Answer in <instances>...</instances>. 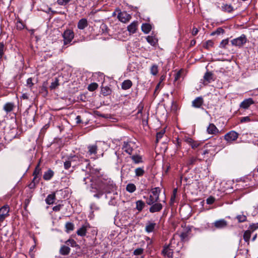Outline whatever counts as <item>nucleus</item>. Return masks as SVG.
<instances>
[{
  "instance_id": "26",
  "label": "nucleus",
  "mask_w": 258,
  "mask_h": 258,
  "mask_svg": "<svg viewBox=\"0 0 258 258\" xmlns=\"http://www.w3.org/2000/svg\"><path fill=\"white\" fill-rule=\"evenodd\" d=\"M137 29V22H133L127 27V30L131 33H135Z\"/></svg>"
},
{
  "instance_id": "36",
  "label": "nucleus",
  "mask_w": 258,
  "mask_h": 258,
  "mask_svg": "<svg viewBox=\"0 0 258 258\" xmlns=\"http://www.w3.org/2000/svg\"><path fill=\"white\" fill-rule=\"evenodd\" d=\"M151 74L154 76L156 75L158 73V67L157 64H153L150 69Z\"/></svg>"
},
{
  "instance_id": "34",
  "label": "nucleus",
  "mask_w": 258,
  "mask_h": 258,
  "mask_svg": "<svg viewBox=\"0 0 258 258\" xmlns=\"http://www.w3.org/2000/svg\"><path fill=\"white\" fill-rule=\"evenodd\" d=\"M135 174L137 176H142L145 173V170L143 168L139 167L135 169Z\"/></svg>"
},
{
  "instance_id": "60",
  "label": "nucleus",
  "mask_w": 258,
  "mask_h": 258,
  "mask_svg": "<svg viewBox=\"0 0 258 258\" xmlns=\"http://www.w3.org/2000/svg\"><path fill=\"white\" fill-rule=\"evenodd\" d=\"M27 84L29 87H31L33 85L31 78H29L27 80Z\"/></svg>"
},
{
  "instance_id": "8",
  "label": "nucleus",
  "mask_w": 258,
  "mask_h": 258,
  "mask_svg": "<svg viewBox=\"0 0 258 258\" xmlns=\"http://www.w3.org/2000/svg\"><path fill=\"white\" fill-rule=\"evenodd\" d=\"M172 247L167 245L164 247L162 254L164 256V258H172L173 257V249Z\"/></svg>"
},
{
  "instance_id": "37",
  "label": "nucleus",
  "mask_w": 258,
  "mask_h": 258,
  "mask_svg": "<svg viewBox=\"0 0 258 258\" xmlns=\"http://www.w3.org/2000/svg\"><path fill=\"white\" fill-rule=\"evenodd\" d=\"M102 93L104 96H107L109 95L111 93V90L109 87L107 86H105L104 87H102L101 89Z\"/></svg>"
},
{
  "instance_id": "30",
  "label": "nucleus",
  "mask_w": 258,
  "mask_h": 258,
  "mask_svg": "<svg viewBox=\"0 0 258 258\" xmlns=\"http://www.w3.org/2000/svg\"><path fill=\"white\" fill-rule=\"evenodd\" d=\"M142 31L146 34L148 33L151 30V26L149 24H143L142 26Z\"/></svg>"
},
{
  "instance_id": "46",
  "label": "nucleus",
  "mask_w": 258,
  "mask_h": 258,
  "mask_svg": "<svg viewBox=\"0 0 258 258\" xmlns=\"http://www.w3.org/2000/svg\"><path fill=\"white\" fill-rule=\"evenodd\" d=\"M67 245H70L72 247H76L78 245L76 242L73 239H69L66 242Z\"/></svg>"
},
{
  "instance_id": "14",
  "label": "nucleus",
  "mask_w": 258,
  "mask_h": 258,
  "mask_svg": "<svg viewBox=\"0 0 258 258\" xmlns=\"http://www.w3.org/2000/svg\"><path fill=\"white\" fill-rule=\"evenodd\" d=\"M87 154L89 156L95 155L98 151V146L96 144L89 145L87 147Z\"/></svg>"
},
{
  "instance_id": "29",
  "label": "nucleus",
  "mask_w": 258,
  "mask_h": 258,
  "mask_svg": "<svg viewBox=\"0 0 258 258\" xmlns=\"http://www.w3.org/2000/svg\"><path fill=\"white\" fill-rule=\"evenodd\" d=\"M251 232L248 229L245 231L243 234V239L244 241L248 244L249 242V239L251 237Z\"/></svg>"
},
{
  "instance_id": "39",
  "label": "nucleus",
  "mask_w": 258,
  "mask_h": 258,
  "mask_svg": "<svg viewBox=\"0 0 258 258\" xmlns=\"http://www.w3.org/2000/svg\"><path fill=\"white\" fill-rule=\"evenodd\" d=\"M165 133V129H163L157 133V134H156V142H159V141L163 137Z\"/></svg>"
},
{
  "instance_id": "54",
  "label": "nucleus",
  "mask_w": 258,
  "mask_h": 258,
  "mask_svg": "<svg viewBox=\"0 0 258 258\" xmlns=\"http://www.w3.org/2000/svg\"><path fill=\"white\" fill-rule=\"evenodd\" d=\"M224 29H223L222 28L220 27V28H217L215 31L213 32L212 33V35H215V34L219 35L220 34H223V33H224Z\"/></svg>"
},
{
  "instance_id": "22",
  "label": "nucleus",
  "mask_w": 258,
  "mask_h": 258,
  "mask_svg": "<svg viewBox=\"0 0 258 258\" xmlns=\"http://www.w3.org/2000/svg\"><path fill=\"white\" fill-rule=\"evenodd\" d=\"M133 85L132 82L130 80L124 81L121 84V88L123 90H127L132 87Z\"/></svg>"
},
{
  "instance_id": "52",
  "label": "nucleus",
  "mask_w": 258,
  "mask_h": 258,
  "mask_svg": "<svg viewBox=\"0 0 258 258\" xmlns=\"http://www.w3.org/2000/svg\"><path fill=\"white\" fill-rule=\"evenodd\" d=\"M253 120L251 119L249 116L242 117L240 118V122L241 123H244V122H250L251 121Z\"/></svg>"
},
{
  "instance_id": "10",
  "label": "nucleus",
  "mask_w": 258,
  "mask_h": 258,
  "mask_svg": "<svg viewBox=\"0 0 258 258\" xmlns=\"http://www.w3.org/2000/svg\"><path fill=\"white\" fill-rule=\"evenodd\" d=\"M254 101L251 98H249L248 99H244L239 105L240 108H242L244 109H247L249 108V107L254 104Z\"/></svg>"
},
{
  "instance_id": "51",
  "label": "nucleus",
  "mask_w": 258,
  "mask_h": 258,
  "mask_svg": "<svg viewBox=\"0 0 258 258\" xmlns=\"http://www.w3.org/2000/svg\"><path fill=\"white\" fill-rule=\"evenodd\" d=\"M228 39H225L221 41L220 43L219 47L220 48H225L226 46L228 44Z\"/></svg>"
},
{
  "instance_id": "15",
  "label": "nucleus",
  "mask_w": 258,
  "mask_h": 258,
  "mask_svg": "<svg viewBox=\"0 0 258 258\" xmlns=\"http://www.w3.org/2000/svg\"><path fill=\"white\" fill-rule=\"evenodd\" d=\"M15 107L14 103L9 102L4 104L3 109L8 114L12 111L15 109Z\"/></svg>"
},
{
  "instance_id": "28",
  "label": "nucleus",
  "mask_w": 258,
  "mask_h": 258,
  "mask_svg": "<svg viewBox=\"0 0 258 258\" xmlns=\"http://www.w3.org/2000/svg\"><path fill=\"white\" fill-rule=\"evenodd\" d=\"M53 174V171L51 169H49L44 173L43 177L44 180H50L52 177Z\"/></svg>"
},
{
  "instance_id": "59",
  "label": "nucleus",
  "mask_w": 258,
  "mask_h": 258,
  "mask_svg": "<svg viewBox=\"0 0 258 258\" xmlns=\"http://www.w3.org/2000/svg\"><path fill=\"white\" fill-rule=\"evenodd\" d=\"M184 141L186 143H187L190 146L191 145V144L194 141V140L191 138H188V137L185 138Z\"/></svg>"
},
{
  "instance_id": "23",
  "label": "nucleus",
  "mask_w": 258,
  "mask_h": 258,
  "mask_svg": "<svg viewBox=\"0 0 258 258\" xmlns=\"http://www.w3.org/2000/svg\"><path fill=\"white\" fill-rule=\"evenodd\" d=\"M71 249L69 247L66 245H62L60 249L59 253L61 255H66L70 253Z\"/></svg>"
},
{
  "instance_id": "27",
  "label": "nucleus",
  "mask_w": 258,
  "mask_h": 258,
  "mask_svg": "<svg viewBox=\"0 0 258 258\" xmlns=\"http://www.w3.org/2000/svg\"><path fill=\"white\" fill-rule=\"evenodd\" d=\"M178 234H174L173 238L171 239L170 243L168 245L171 247H174L175 245H178L179 241L176 242V240H178Z\"/></svg>"
},
{
  "instance_id": "47",
  "label": "nucleus",
  "mask_w": 258,
  "mask_h": 258,
  "mask_svg": "<svg viewBox=\"0 0 258 258\" xmlns=\"http://www.w3.org/2000/svg\"><path fill=\"white\" fill-rule=\"evenodd\" d=\"M25 27V25L21 20H18L16 23V28L18 30H22Z\"/></svg>"
},
{
  "instance_id": "18",
  "label": "nucleus",
  "mask_w": 258,
  "mask_h": 258,
  "mask_svg": "<svg viewBox=\"0 0 258 258\" xmlns=\"http://www.w3.org/2000/svg\"><path fill=\"white\" fill-rule=\"evenodd\" d=\"M214 225L216 228L221 229L226 227L227 225V223L224 219H221L215 221Z\"/></svg>"
},
{
  "instance_id": "45",
  "label": "nucleus",
  "mask_w": 258,
  "mask_h": 258,
  "mask_svg": "<svg viewBox=\"0 0 258 258\" xmlns=\"http://www.w3.org/2000/svg\"><path fill=\"white\" fill-rule=\"evenodd\" d=\"M59 86L58 78H55V80L51 83L50 88L51 89H54Z\"/></svg>"
},
{
  "instance_id": "17",
  "label": "nucleus",
  "mask_w": 258,
  "mask_h": 258,
  "mask_svg": "<svg viewBox=\"0 0 258 258\" xmlns=\"http://www.w3.org/2000/svg\"><path fill=\"white\" fill-rule=\"evenodd\" d=\"M204 103L203 98L202 97H197L192 102V106L195 108H200Z\"/></svg>"
},
{
  "instance_id": "5",
  "label": "nucleus",
  "mask_w": 258,
  "mask_h": 258,
  "mask_svg": "<svg viewBox=\"0 0 258 258\" xmlns=\"http://www.w3.org/2000/svg\"><path fill=\"white\" fill-rule=\"evenodd\" d=\"M238 134L234 131H231L227 133L224 136V139L229 143H231L232 142L237 140L238 137Z\"/></svg>"
},
{
  "instance_id": "2",
  "label": "nucleus",
  "mask_w": 258,
  "mask_h": 258,
  "mask_svg": "<svg viewBox=\"0 0 258 258\" xmlns=\"http://www.w3.org/2000/svg\"><path fill=\"white\" fill-rule=\"evenodd\" d=\"M99 186L104 193L114 192L116 191L117 187L113 181L110 180L102 181Z\"/></svg>"
},
{
  "instance_id": "31",
  "label": "nucleus",
  "mask_w": 258,
  "mask_h": 258,
  "mask_svg": "<svg viewBox=\"0 0 258 258\" xmlns=\"http://www.w3.org/2000/svg\"><path fill=\"white\" fill-rule=\"evenodd\" d=\"M146 39L148 42L152 46H155L157 42V40L155 37L151 36H147Z\"/></svg>"
},
{
  "instance_id": "63",
  "label": "nucleus",
  "mask_w": 258,
  "mask_h": 258,
  "mask_svg": "<svg viewBox=\"0 0 258 258\" xmlns=\"http://www.w3.org/2000/svg\"><path fill=\"white\" fill-rule=\"evenodd\" d=\"M0 53L4 54V45L3 42L0 43Z\"/></svg>"
},
{
  "instance_id": "11",
  "label": "nucleus",
  "mask_w": 258,
  "mask_h": 258,
  "mask_svg": "<svg viewBox=\"0 0 258 258\" xmlns=\"http://www.w3.org/2000/svg\"><path fill=\"white\" fill-rule=\"evenodd\" d=\"M79 158L78 156H74L73 157H69L68 160L64 162V168L65 169H69L72 165V163L79 160Z\"/></svg>"
},
{
  "instance_id": "49",
  "label": "nucleus",
  "mask_w": 258,
  "mask_h": 258,
  "mask_svg": "<svg viewBox=\"0 0 258 258\" xmlns=\"http://www.w3.org/2000/svg\"><path fill=\"white\" fill-rule=\"evenodd\" d=\"M197 159L196 157H191L189 158L187 162V165H192L195 163Z\"/></svg>"
},
{
  "instance_id": "1",
  "label": "nucleus",
  "mask_w": 258,
  "mask_h": 258,
  "mask_svg": "<svg viewBox=\"0 0 258 258\" xmlns=\"http://www.w3.org/2000/svg\"><path fill=\"white\" fill-rule=\"evenodd\" d=\"M160 192L161 189L160 187H156L152 188L150 193L149 197L146 198V202L147 204L151 205L155 203L158 202Z\"/></svg>"
},
{
  "instance_id": "12",
  "label": "nucleus",
  "mask_w": 258,
  "mask_h": 258,
  "mask_svg": "<svg viewBox=\"0 0 258 258\" xmlns=\"http://www.w3.org/2000/svg\"><path fill=\"white\" fill-rule=\"evenodd\" d=\"M150 206L149 211L152 213L160 212L163 208L162 205L158 202L155 203Z\"/></svg>"
},
{
  "instance_id": "57",
  "label": "nucleus",
  "mask_w": 258,
  "mask_h": 258,
  "mask_svg": "<svg viewBox=\"0 0 258 258\" xmlns=\"http://www.w3.org/2000/svg\"><path fill=\"white\" fill-rule=\"evenodd\" d=\"M187 236V234L185 232H182L180 234H178V237L180 238L182 241H183Z\"/></svg>"
},
{
  "instance_id": "56",
  "label": "nucleus",
  "mask_w": 258,
  "mask_h": 258,
  "mask_svg": "<svg viewBox=\"0 0 258 258\" xmlns=\"http://www.w3.org/2000/svg\"><path fill=\"white\" fill-rule=\"evenodd\" d=\"M200 145H201V143H199V142L194 141L191 145V147L192 149H196L198 147H199Z\"/></svg>"
},
{
  "instance_id": "61",
  "label": "nucleus",
  "mask_w": 258,
  "mask_h": 258,
  "mask_svg": "<svg viewBox=\"0 0 258 258\" xmlns=\"http://www.w3.org/2000/svg\"><path fill=\"white\" fill-rule=\"evenodd\" d=\"M143 108V105L142 103H140L138 106V114L142 113Z\"/></svg>"
},
{
  "instance_id": "20",
  "label": "nucleus",
  "mask_w": 258,
  "mask_h": 258,
  "mask_svg": "<svg viewBox=\"0 0 258 258\" xmlns=\"http://www.w3.org/2000/svg\"><path fill=\"white\" fill-rule=\"evenodd\" d=\"M88 21L86 19L83 18L80 20L78 23V28L80 30H83L88 26Z\"/></svg>"
},
{
  "instance_id": "58",
  "label": "nucleus",
  "mask_w": 258,
  "mask_h": 258,
  "mask_svg": "<svg viewBox=\"0 0 258 258\" xmlns=\"http://www.w3.org/2000/svg\"><path fill=\"white\" fill-rule=\"evenodd\" d=\"M71 0H57V3L60 5H65Z\"/></svg>"
},
{
  "instance_id": "25",
  "label": "nucleus",
  "mask_w": 258,
  "mask_h": 258,
  "mask_svg": "<svg viewBox=\"0 0 258 258\" xmlns=\"http://www.w3.org/2000/svg\"><path fill=\"white\" fill-rule=\"evenodd\" d=\"M10 207L8 205H5L0 208V214H4L8 217L9 216Z\"/></svg>"
},
{
  "instance_id": "55",
  "label": "nucleus",
  "mask_w": 258,
  "mask_h": 258,
  "mask_svg": "<svg viewBox=\"0 0 258 258\" xmlns=\"http://www.w3.org/2000/svg\"><path fill=\"white\" fill-rule=\"evenodd\" d=\"M215 201V199L214 197L210 196L207 199L206 202L207 204L211 205L213 204Z\"/></svg>"
},
{
  "instance_id": "50",
  "label": "nucleus",
  "mask_w": 258,
  "mask_h": 258,
  "mask_svg": "<svg viewBox=\"0 0 258 258\" xmlns=\"http://www.w3.org/2000/svg\"><path fill=\"white\" fill-rule=\"evenodd\" d=\"M104 191L101 189L100 187L98 185V192L96 194L94 195V197L99 199L104 194Z\"/></svg>"
},
{
  "instance_id": "4",
  "label": "nucleus",
  "mask_w": 258,
  "mask_h": 258,
  "mask_svg": "<svg viewBox=\"0 0 258 258\" xmlns=\"http://www.w3.org/2000/svg\"><path fill=\"white\" fill-rule=\"evenodd\" d=\"M63 38V44L64 45L70 43L74 38V33L71 29H67L62 34Z\"/></svg>"
},
{
  "instance_id": "32",
  "label": "nucleus",
  "mask_w": 258,
  "mask_h": 258,
  "mask_svg": "<svg viewBox=\"0 0 258 258\" xmlns=\"http://www.w3.org/2000/svg\"><path fill=\"white\" fill-rule=\"evenodd\" d=\"M145 203L141 200H139L136 202V209L139 211H141L145 207Z\"/></svg>"
},
{
  "instance_id": "7",
  "label": "nucleus",
  "mask_w": 258,
  "mask_h": 258,
  "mask_svg": "<svg viewBox=\"0 0 258 258\" xmlns=\"http://www.w3.org/2000/svg\"><path fill=\"white\" fill-rule=\"evenodd\" d=\"M134 146V143L132 142H124L122 145V149L126 153L129 155H131L133 152Z\"/></svg>"
},
{
  "instance_id": "9",
  "label": "nucleus",
  "mask_w": 258,
  "mask_h": 258,
  "mask_svg": "<svg viewBox=\"0 0 258 258\" xmlns=\"http://www.w3.org/2000/svg\"><path fill=\"white\" fill-rule=\"evenodd\" d=\"M117 18L121 22L125 23L130 21L131 19V16L126 12L123 11L120 12L118 13Z\"/></svg>"
},
{
  "instance_id": "40",
  "label": "nucleus",
  "mask_w": 258,
  "mask_h": 258,
  "mask_svg": "<svg viewBox=\"0 0 258 258\" xmlns=\"http://www.w3.org/2000/svg\"><path fill=\"white\" fill-rule=\"evenodd\" d=\"M131 158L136 164L142 162V157L139 155H133L131 157Z\"/></svg>"
},
{
  "instance_id": "16",
  "label": "nucleus",
  "mask_w": 258,
  "mask_h": 258,
  "mask_svg": "<svg viewBox=\"0 0 258 258\" xmlns=\"http://www.w3.org/2000/svg\"><path fill=\"white\" fill-rule=\"evenodd\" d=\"M88 228H89V224L86 223L77 230V234L81 236H85L87 233V230Z\"/></svg>"
},
{
  "instance_id": "21",
  "label": "nucleus",
  "mask_w": 258,
  "mask_h": 258,
  "mask_svg": "<svg viewBox=\"0 0 258 258\" xmlns=\"http://www.w3.org/2000/svg\"><path fill=\"white\" fill-rule=\"evenodd\" d=\"M41 174V169L39 166V163L36 166L35 169L33 172V175L34 176V178L36 180V179H38L40 180V176Z\"/></svg>"
},
{
  "instance_id": "41",
  "label": "nucleus",
  "mask_w": 258,
  "mask_h": 258,
  "mask_svg": "<svg viewBox=\"0 0 258 258\" xmlns=\"http://www.w3.org/2000/svg\"><path fill=\"white\" fill-rule=\"evenodd\" d=\"M236 218L239 223L245 222L247 220L246 216L244 215H238L236 217Z\"/></svg>"
},
{
  "instance_id": "38",
  "label": "nucleus",
  "mask_w": 258,
  "mask_h": 258,
  "mask_svg": "<svg viewBox=\"0 0 258 258\" xmlns=\"http://www.w3.org/2000/svg\"><path fill=\"white\" fill-rule=\"evenodd\" d=\"M222 9L224 11L227 12H231L233 10V8L232 7L231 5H224L223 6H222Z\"/></svg>"
},
{
  "instance_id": "6",
  "label": "nucleus",
  "mask_w": 258,
  "mask_h": 258,
  "mask_svg": "<svg viewBox=\"0 0 258 258\" xmlns=\"http://www.w3.org/2000/svg\"><path fill=\"white\" fill-rule=\"evenodd\" d=\"M158 227L156 223L153 221H148L145 228V231L148 233L154 232Z\"/></svg>"
},
{
  "instance_id": "64",
  "label": "nucleus",
  "mask_w": 258,
  "mask_h": 258,
  "mask_svg": "<svg viewBox=\"0 0 258 258\" xmlns=\"http://www.w3.org/2000/svg\"><path fill=\"white\" fill-rule=\"evenodd\" d=\"M76 122L77 124H79L81 122H82V120H81V117L79 115H78L76 117Z\"/></svg>"
},
{
  "instance_id": "42",
  "label": "nucleus",
  "mask_w": 258,
  "mask_h": 258,
  "mask_svg": "<svg viewBox=\"0 0 258 258\" xmlns=\"http://www.w3.org/2000/svg\"><path fill=\"white\" fill-rule=\"evenodd\" d=\"M98 87V84L96 83H91L88 86V89L90 91H93L95 90Z\"/></svg>"
},
{
  "instance_id": "35",
  "label": "nucleus",
  "mask_w": 258,
  "mask_h": 258,
  "mask_svg": "<svg viewBox=\"0 0 258 258\" xmlns=\"http://www.w3.org/2000/svg\"><path fill=\"white\" fill-rule=\"evenodd\" d=\"M126 189L127 191L132 193L136 190V187L134 184L130 183L126 185Z\"/></svg>"
},
{
  "instance_id": "13",
  "label": "nucleus",
  "mask_w": 258,
  "mask_h": 258,
  "mask_svg": "<svg viewBox=\"0 0 258 258\" xmlns=\"http://www.w3.org/2000/svg\"><path fill=\"white\" fill-rule=\"evenodd\" d=\"M204 84L207 85L214 80V75L212 72H207L204 76Z\"/></svg>"
},
{
  "instance_id": "43",
  "label": "nucleus",
  "mask_w": 258,
  "mask_h": 258,
  "mask_svg": "<svg viewBox=\"0 0 258 258\" xmlns=\"http://www.w3.org/2000/svg\"><path fill=\"white\" fill-rule=\"evenodd\" d=\"M258 229V223L250 224L248 227V230L251 232H254Z\"/></svg>"
},
{
  "instance_id": "33",
  "label": "nucleus",
  "mask_w": 258,
  "mask_h": 258,
  "mask_svg": "<svg viewBox=\"0 0 258 258\" xmlns=\"http://www.w3.org/2000/svg\"><path fill=\"white\" fill-rule=\"evenodd\" d=\"M66 231L69 233L70 231H73L74 229V224L71 222H67L65 225Z\"/></svg>"
},
{
  "instance_id": "48",
  "label": "nucleus",
  "mask_w": 258,
  "mask_h": 258,
  "mask_svg": "<svg viewBox=\"0 0 258 258\" xmlns=\"http://www.w3.org/2000/svg\"><path fill=\"white\" fill-rule=\"evenodd\" d=\"M213 45H214V42L212 40H208L207 41L205 44L204 45V47L205 48H206V49H210L211 47H213Z\"/></svg>"
},
{
  "instance_id": "62",
  "label": "nucleus",
  "mask_w": 258,
  "mask_h": 258,
  "mask_svg": "<svg viewBox=\"0 0 258 258\" xmlns=\"http://www.w3.org/2000/svg\"><path fill=\"white\" fill-rule=\"evenodd\" d=\"M61 206L60 205H56L53 207V210L55 212L59 211L61 209Z\"/></svg>"
},
{
  "instance_id": "19",
  "label": "nucleus",
  "mask_w": 258,
  "mask_h": 258,
  "mask_svg": "<svg viewBox=\"0 0 258 258\" xmlns=\"http://www.w3.org/2000/svg\"><path fill=\"white\" fill-rule=\"evenodd\" d=\"M207 132L209 134H216L218 133L219 130L217 127L213 124L210 123L207 129Z\"/></svg>"
},
{
  "instance_id": "24",
  "label": "nucleus",
  "mask_w": 258,
  "mask_h": 258,
  "mask_svg": "<svg viewBox=\"0 0 258 258\" xmlns=\"http://www.w3.org/2000/svg\"><path fill=\"white\" fill-rule=\"evenodd\" d=\"M55 199V194L53 193L47 196L45 199V202L48 205H51L54 202Z\"/></svg>"
},
{
  "instance_id": "3",
  "label": "nucleus",
  "mask_w": 258,
  "mask_h": 258,
  "mask_svg": "<svg viewBox=\"0 0 258 258\" xmlns=\"http://www.w3.org/2000/svg\"><path fill=\"white\" fill-rule=\"evenodd\" d=\"M247 41L246 36L244 34H242L240 36L231 40V43L233 46L240 48L245 44Z\"/></svg>"
},
{
  "instance_id": "44",
  "label": "nucleus",
  "mask_w": 258,
  "mask_h": 258,
  "mask_svg": "<svg viewBox=\"0 0 258 258\" xmlns=\"http://www.w3.org/2000/svg\"><path fill=\"white\" fill-rule=\"evenodd\" d=\"M39 180H38V179H36L35 180V178H33L32 181L28 185L29 187L31 189L34 188L36 186V185L39 183Z\"/></svg>"
},
{
  "instance_id": "53",
  "label": "nucleus",
  "mask_w": 258,
  "mask_h": 258,
  "mask_svg": "<svg viewBox=\"0 0 258 258\" xmlns=\"http://www.w3.org/2000/svg\"><path fill=\"white\" fill-rule=\"evenodd\" d=\"M144 249L142 248H139L135 249L134 251V254L135 255H139L143 253Z\"/></svg>"
}]
</instances>
